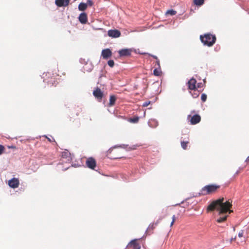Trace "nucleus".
Wrapping results in <instances>:
<instances>
[{
	"label": "nucleus",
	"instance_id": "obj_41",
	"mask_svg": "<svg viewBox=\"0 0 249 249\" xmlns=\"http://www.w3.org/2000/svg\"><path fill=\"white\" fill-rule=\"evenodd\" d=\"M49 75H51V74L50 73H48Z\"/></svg>",
	"mask_w": 249,
	"mask_h": 249
},
{
	"label": "nucleus",
	"instance_id": "obj_33",
	"mask_svg": "<svg viewBox=\"0 0 249 249\" xmlns=\"http://www.w3.org/2000/svg\"><path fill=\"white\" fill-rule=\"evenodd\" d=\"M243 233H244V231H241L239 232V233H238V236L239 237H243Z\"/></svg>",
	"mask_w": 249,
	"mask_h": 249
},
{
	"label": "nucleus",
	"instance_id": "obj_19",
	"mask_svg": "<svg viewBox=\"0 0 249 249\" xmlns=\"http://www.w3.org/2000/svg\"><path fill=\"white\" fill-rule=\"evenodd\" d=\"M193 93H191V92H190V93L192 94L193 97L194 98H196L198 97L199 95L200 91L196 89H193Z\"/></svg>",
	"mask_w": 249,
	"mask_h": 249
},
{
	"label": "nucleus",
	"instance_id": "obj_39",
	"mask_svg": "<svg viewBox=\"0 0 249 249\" xmlns=\"http://www.w3.org/2000/svg\"><path fill=\"white\" fill-rule=\"evenodd\" d=\"M141 54L145 55V54H147L148 53H141Z\"/></svg>",
	"mask_w": 249,
	"mask_h": 249
},
{
	"label": "nucleus",
	"instance_id": "obj_16",
	"mask_svg": "<svg viewBox=\"0 0 249 249\" xmlns=\"http://www.w3.org/2000/svg\"><path fill=\"white\" fill-rule=\"evenodd\" d=\"M116 100V98L115 95H112L110 96L109 98V102L108 104V106L109 107H112L115 105V102Z\"/></svg>",
	"mask_w": 249,
	"mask_h": 249
},
{
	"label": "nucleus",
	"instance_id": "obj_36",
	"mask_svg": "<svg viewBox=\"0 0 249 249\" xmlns=\"http://www.w3.org/2000/svg\"><path fill=\"white\" fill-rule=\"evenodd\" d=\"M149 55H150V54H149ZM151 56L153 58H154V59H156V60H157V59H158V57H157L156 56H155V55H151Z\"/></svg>",
	"mask_w": 249,
	"mask_h": 249
},
{
	"label": "nucleus",
	"instance_id": "obj_12",
	"mask_svg": "<svg viewBox=\"0 0 249 249\" xmlns=\"http://www.w3.org/2000/svg\"><path fill=\"white\" fill-rule=\"evenodd\" d=\"M112 55V52L109 49H104L102 51V56L105 59H107Z\"/></svg>",
	"mask_w": 249,
	"mask_h": 249
},
{
	"label": "nucleus",
	"instance_id": "obj_34",
	"mask_svg": "<svg viewBox=\"0 0 249 249\" xmlns=\"http://www.w3.org/2000/svg\"><path fill=\"white\" fill-rule=\"evenodd\" d=\"M203 87V84L202 83H198L197 85V88L198 89L199 88H201Z\"/></svg>",
	"mask_w": 249,
	"mask_h": 249
},
{
	"label": "nucleus",
	"instance_id": "obj_7",
	"mask_svg": "<svg viewBox=\"0 0 249 249\" xmlns=\"http://www.w3.org/2000/svg\"><path fill=\"white\" fill-rule=\"evenodd\" d=\"M107 35L109 36L112 38H117L120 36L121 32L116 29L109 30L108 31Z\"/></svg>",
	"mask_w": 249,
	"mask_h": 249
},
{
	"label": "nucleus",
	"instance_id": "obj_32",
	"mask_svg": "<svg viewBox=\"0 0 249 249\" xmlns=\"http://www.w3.org/2000/svg\"><path fill=\"white\" fill-rule=\"evenodd\" d=\"M150 104V101L145 102L143 103V104L142 105V106L144 107H147Z\"/></svg>",
	"mask_w": 249,
	"mask_h": 249
},
{
	"label": "nucleus",
	"instance_id": "obj_6",
	"mask_svg": "<svg viewBox=\"0 0 249 249\" xmlns=\"http://www.w3.org/2000/svg\"><path fill=\"white\" fill-rule=\"evenodd\" d=\"M187 118L190 120L191 124H198L201 120V117L198 114H195L193 116L189 115L188 116Z\"/></svg>",
	"mask_w": 249,
	"mask_h": 249
},
{
	"label": "nucleus",
	"instance_id": "obj_29",
	"mask_svg": "<svg viewBox=\"0 0 249 249\" xmlns=\"http://www.w3.org/2000/svg\"><path fill=\"white\" fill-rule=\"evenodd\" d=\"M85 3L87 4V7L88 6H92L93 5V2L91 0H88L87 3Z\"/></svg>",
	"mask_w": 249,
	"mask_h": 249
},
{
	"label": "nucleus",
	"instance_id": "obj_21",
	"mask_svg": "<svg viewBox=\"0 0 249 249\" xmlns=\"http://www.w3.org/2000/svg\"><path fill=\"white\" fill-rule=\"evenodd\" d=\"M71 153L68 151L66 150L62 152L61 156L62 158H68L70 157Z\"/></svg>",
	"mask_w": 249,
	"mask_h": 249
},
{
	"label": "nucleus",
	"instance_id": "obj_3",
	"mask_svg": "<svg viewBox=\"0 0 249 249\" xmlns=\"http://www.w3.org/2000/svg\"><path fill=\"white\" fill-rule=\"evenodd\" d=\"M200 39L204 45L209 47L212 46L215 43L216 39L215 36L210 33L200 35Z\"/></svg>",
	"mask_w": 249,
	"mask_h": 249
},
{
	"label": "nucleus",
	"instance_id": "obj_5",
	"mask_svg": "<svg viewBox=\"0 0 249 249\" xmlns=\"http://www.w3.org/2000/svg\"><path fill=\"white\" fill-rule=\"evenodd\" d=\"M85 164L87 167L92 170H95L96 167V160L93 157L87 158Z\"/></svg>",
	"mask_w": 249,
	"mask_h": 249
},
{
	"label": "nucleus",
	"instance_id": "obj_40",
	"mask_svg": "<svg viewBox=\"0 0 249 249\" xmlns=\"http://www.w3.org/2000/svg\"><path fill=\"white\" fill-rule=\"evenodd\" d=\"M48 140H49V141H50V142L51 141V140L49 138H48Z\"/></svg>",
	"mask_w": 249,
	"mask_h": 249
},
{
	"label": "nucleus",
	"instance_id": "obj_10",
	"mask_svg": "<svg viewBox=\"0 0 249 249\" xmlns=\"http://www.w3.org/2000/svg\"><path fill=\"white\" fill-rule=\"evenodd\" d=\"M196 80L194 78H191L187 83L188 89L190 90L196 89Z\"/></svg>",
	"mask_w": 249,
	"mask_h": 249
},
{
	"label": "nucleus",
	"instance_id": "obj_23",
	"mask_svg": "<svg viewBox=\"0 0 249 249\" xmlns=\"http://www.w3.org/2000/svg\"><path fill=\"white\" fill-rule=\"evenodd\" d=\"M193 1L196 5L200 6L203 4L204 0H193Z\"/></svg>",
	"mask_w": 249,
	"mask_h": 249
},
{
	"label": "nucleus",
	"instance_id": "obj_26",
	"mask_svg": "<svg viewBox=\"0 0 249 249\" xmlns=\"http://www.w3.org/2000/svg\"><path fill=\"white\" fill-rule=\"evenodd\" d=\"M44 80L46 81V82H47L48 84H51L53 85L55 84V80L54 78H51L50 80H47L46 79H44Z\"/></svg>",
	"mask_w": 249,
	"mask_h": 249
},
{
	"label": "nucleus",
	"instance_id": "obj_9",
	"mask_svg": "<svg viewBox=\"0 0 249 249\" xmlns=\"http://www.w3.org/2000/svg\"><path fill=\"white\" fill-rule=\"evenodd\" d=\"M93 94L95 98L99 100H101L103 97V92L99 88H97L94 90Z\"/></svg>",
	"mask_w": 249,
	"mask_h": 249
},
{
	"label": "nucleus",
	"instance_id": "obj_15",
	"mask_svg": "<svg viewBox=\"0 0 249 249\" xmlns=\"http://www.w3.org/2000/svg\"><path fill=\"white\" fill-rule=\"evenodd\" d=\"M118 53L120 56H127L131 54V50L129 49H122Z\"/></svg>",
	"mask_w": 249,
	"mask_h": 249
},
{
	"label": "nucleus",
	"instance_id": "obj_27",
	"mask_svg": "<svg viewBox=\"0 0 249 249\" xmlns=\"http://www.w3.org/2000/svg\"><path fill=\"white\" fill-rule=\"evenodd\" d=\"M201 99L203 102H204L206 101L207 99V95L206 94L203 93L201 95Z\"/></svg>",
	"mask_w": 249,
	"mask_h": 249
},
{
	"label": "nucleus",
	"instance_id": "obj_38",
	"mask_svg": "<svg viewBox=\"0 0 249 249\" xmlns=\"http://www.w3.org/2000/svg\"><path fill=\"white\" fill-rule=\"evenodd\" d=\"M236 239V237L232 238L231 239V243L233 241H234Z\"/></svg>",
	"mask_w": 249,
	"mask_h": 249
},
{
	"label": "nucleus",
	"instance_id": "obj_25",
	"mask_svg": "<svg viewBox=\"0 0 249 249\" xmlns=\"http://www.w3.org/2000/svg\"><path fill=\"white\" fill-rule=\"evenodd\" d=\"M176 13H177V12L176 11H175L174 10H169L166 12V14L173 16V15H176Z\"/></svg>",
	"mask_w": 249,
	"mask_h": 249
},
{
	"label": "nucleus",
	"instance_id": "obj_13",
	"mask_svg": "<svg viewBox=\"0 0 249 249\" xmlns=\"http://www.w3.org/2000/svg\"><path fill=\"white\" fill-rule=\"evenodd\" d=\"M161 219H159L155 223H153L150 224L149 226L148 227L146 232L147 233L149 234V232H152V231L154 230V229L156 228V227L159 224L160 221Z\"/></svg>",
	"mask_w": 249,
	"mask_h": 249
},
{
	"label": "nucleus",
	"instance_id": "obj_20",
	"mask_svg": "<svg viewBox=\"0 0 249 249\" xmlns=\"http://www.w3.org/2000/svg\"><path fill=\"white\" fill-rule=\"evenodd\" d=\"M139 120V117L138 116L134 117L133 118H130L128 119V121L131 123H137Z\"/></svg>",
	"mask_w": 249,
	"mask_h": 249
},
{
	"label": "nucleus",
	"instance_id": "obj_30",
	"mask_svg": "<svg viewBox=\"0 0 249 249\" xmlns=\"http://www.w3.org/2000/svg\"><path fill=\"white\" fill-rule=\"evenodd\" d=\"M5 149L4 147L0 144V155L2 154Z\"/></svg>",
	"mask_w": 249,
	"mask_h": 249
},
{
	"label": "nucleus",
	"instance_id": "obj_35",
	"mask_svg": "<svg viewBox=\"0 0 249 249\" xmlns=\"http://www.w3.org/2000/svg\"><path fill=\"white\" fill-rule=\"evenodd\" d=\"M156 64L158 65V68H160V60L158 59L156 61Z\"/></svg>",
	"mask_w": 249,
	"mask_h": 249
},
{
	"label": "nucleus",
	"instance_id": "obj_8",
	"mask_svg": "<svg viewBox=\"0 0 249 249\" xmlns=\"http://www.w3.org/2000/svg\"><path fill=\"white\" fill-rule=\"evenodd\" d=\"M19 180L17 178H13L8 181V185L12 188H18L19 186Z\"/></svg>",
	"mask_w": 249,
	"mask_h": 249
},
{
	"label": "nucleus",
	"instance_id": "obj_31",
	"mask_svg": "<svg viewBox=\"0 0 249 249\" xmlns=\"http://www.w3.org/2000/svg\"><path fill=\"white\" fill-rule=\"evenodd\" d=\"M175 220H176V216H175V215H174L172 216V222H171V223L170 227H172V226L173 225V224H174V222H175Z\"/></svg>",
	"mask_w": 249,
	"mask_h": 249
},
{
	"label": "nucleus",
	"instance_id": "obj_2",
	"mask_svg": "<svg viewBox=\"0 0 249 249\" xmlns=\"http://www.w3.org/2000/svg\"><path fill=\"white\" fill-rule=\"evenodd\" d=\"M220 188V185L216 184H212L204 186L200 191V193L203 196L214 194Z\"/></svg>",
	"mask_w": 249,
	"mask_h": 249
},
{
	"label": "nucleus",
	"instance_id": "obj_11",
	"mask_svg": "<svg viewBox=\"0 0 249 249\" xmlns=\"http://www.w3.org/2000/svg\"><path fill=\"white\" fill-rule=\"evenodd\" d=\"M70 0H55V3L58 7H66L69 5Z\"/></svg>",
	"mask_w": 249,
	"mask_h": 249
},
{
	"label": "nucleus",
	"instance_id": "obj_28",
	"mask_svg": "<svg viewBox=\"0 0 249 249\" xmlns=\"http://www.w3.org/2000/svg\"><path fill=\"white\" fill-rule=\"evenodd\" d=\"M107 64H108V66H110V67H113L114 65V62L113 60H109L107 62Z\"/></svg>",
	"mask_w": 249,
	"mask_h": 249
},
{
	"label": "nucleus",
	"instance_id": "obj_37",
	"mask_svg": "<svg viewBox=\"0 0 249 249\" xmlns=\"http://www.w3.org/2000/svg\"><path fill=\"white\" fill-rule=\"evenodd\" d=\"M246 162H247V163H249V156L247 158V159L246 160Z\"/></svg>",
	"mask_w": 249,
	"mask_h": 249
},
{
	"label": "nucleus",
	"instance_id": "obj_22",
	"mask_svg": "<svg viewBox=\"0 0 249 249\" xmlns=\"http://www.w3.org/2000/svg\"><path fill=\"white\" fill-rule=\"evenodd\" d=\"M189 143V141H181V146L182 147V148L184 149V150H186L187 149V146H188V144Z\"/></svg>",
	"mask_w": 249,
	"mask_h": 249
},
{
	"label": "nucleus",
	"instance_id": "obj_17",
	"mask_svg": "<svg viewBox=\"0 0 249 249\" xmlns=\"http://www.w3.org/2000/svg\"><path fill=\"white\" fill-rule=\"evenodd\" d=\"M87 8V4L84 2H81L78 5V10L81 11H84Z\"/></svg>",
	"mask_w": 249,
	"mask_h": 249
},
{
	"label": "nucleus",
	"instance_id": "obj_4",
	"mask_svg": "<svg viewBox=\"0 0 249 249\" xmlns=\"http://www.w3.org/2000/svg\"><path fill=\"white\" fill-rule=\"evenodd\" d=\"M140 239H135L131 241L127 246L129 249H141Z\"/></svg>",
	"mask_w": 249,
	"mask_h": 249
},
{
	"label": "nucleus",
	"instance_id": "obj_14",
	"mask_svg": "<svg viewBox=\"0 0 249 249\" xmlns=\"http://www.w3.org/2000/svg\"><path fill=\"white\" fill-rule=\"evenodd\" d=\"M80 22L82 24H86L88 21V16L86 13H81L78 17Z\"/></svg>",
	"mask_w": 249,
	"mask_h": 249
},
{
	"label": "nucleus",
	"instance_id": "obj_18",
	"mask_svg": "<svg viewBox=\"0 0 249 249\" xmlns=\"http://www.w3.org/2000/svg\"><path fill=\"white\" fill-rule=\"evenodd\" d=\"M153 74L155 76H160L161 74L160 68H156L153 71Z\"/></svg>",
	"mask_w": 249,
	"mask_h": 249
},
{
	"label": "nucleus",
	"instance_id": "obj_24",
	"mask_svg": "<svg viewBox=\"0 0 249 249\" xmlns=\"http://www.w3.org/2000/svg\"><path fill=\"white\" fill-rule=\"evenodd\" d=\"M227 215H226V216H224L223 217H220V218H218L216 220V221L218 223H221L222 222H224V221H226V219H227Z\"/></svg>",
	"mask_w": 249,
	"mask_h": 249
},
{
	"label": "nucleus",
	"instance_id": "obj_1",
	"mask_svg": "<svg viewBox=\"0 0 249 249\" xmlns=\"http://www.w3.org/2000/svg\"><path fill=\"white\" fill-rule=\"evenodd\" d=\"M232 200L229 199L224 202L223 197L220 198L212 201L208 206L207 212H210L216 210L219 212V214H225L227 212L230 213L233 212L230 209L232 207Z\"/></svg>",
	"mask_w": 249,
	"mask_h": 249
}]
</instances>
